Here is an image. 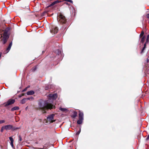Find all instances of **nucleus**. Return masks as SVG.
Instances as JSON below:
<instances>
[{
    "instance_id": "obj_1",
    "label": "nucleus",
    "mask_w": 149,
    "mask_h": 149,
    "mask_svg": "<svg viewBox=\"0 0 149 149\" xmlns=\"http://www.w3.org/2000/svg\"><path fill=\"white\" fill-rule=\"evenodd\" d=\"M57 97V95L56 93L50 94L49 95L48 100L44 101L42 100H40L38 103L39 109L41 110L43 113H45L46 112L45 110L54 108V106L50 103V101H51L52 102V101L55 100Z\"/></svg>"
},
{
    "instance_id": "obj_2",
    "label": "nucleus",
    "mask_w": 149,
    "mask_h": 149,
    "mask_svg": "<svg viewBox=\"0 0 149 149\" xmlns=\"http://www.w3.org/2000/svg\"><path fill=\"white\" fill-rule=\"evenodd\" d=\"M1 42L3 44H4L6 42L9 37L8 30L6 29L2 31L1 32Z\"/></svg>"
},
{
    "instance_id": "obj_3",
    "label": "nucleus",
    "mask_w": 149,
    "mask_h": 149,
    "mask_svg": "<svg viewBox=\"0 0 149 149\" xmlns=\"http://www.w3.org/2000/svg\"><path fill=\"white\" fill-rule=\"evenodd\" d=\"M57 19L58 21L62 24L65 23L66 22V19L63 15L60 14L57 16Z\"/></svg>"
},
{
    "instance_id": "obj_4",
    "label": "nucleus",
    "mask_w": 149,
    "mask_h": 149,
    "mask_svg": "<svg viewBox=\"0 0 149 149\" xmlns=\"http://www.w3.org/2000/svg\"><path fill=\"white\" fill-rule=\"evenodd\" d=\"M55 116L54 114H52L50 115L47 118V121H49L50 123H52L55 121V120H54V117Z\"/></svg>"
},
{
    "instance_id": "obj_5",
    "label": "nucleus",
    "mask_w": 149,
    "mask_h": 149,
    "mask_svg": "<svg viewBox=\"0 0 149 149\" xmlns=\"http://www.w3.org/2000/svg\"><path fill=\"white\" fill-rule=\"evenodd\" d=\"M15 102V100L13 99H10L6 103H4V106L5 107L9 105L13 104Z\"/></svg>"
},
{
    "instance_id": "obj_6",
    "label": "nucleus",
    "mask_w": 149,
    "mask_h": 149,
    "mask_svg": "<svg viewBox=\"0 0 149 149\" xmlns=\"http://www.w3.org/2000/svg\"><path fill=\"white\" fill-rule=\"evenodd\" d=\"M58 31V29L57 27H54L52 29L50 30V32L51 33L54 34L56 33Z\"/></svg>"
},
{
    "instance_id": "obj_7",
    "label": "nucleus",
    "mask_w": 149,
    "mask_h": 149,
    "mask_svg": "<svg viewBox=\"0 0 149 149\" xmlns=\"http://www.w3.org/2000/svg\"><path fill=\"white\" fill-rule=\"evenodd\" d=\"M4 127L5 128V130H7L11 129L13 127V126L11 125H8L4 126Z\"/></svg>"
},
{
    "instance_id": "obj_8",
    "label": "nucleus",
    "mask_w": 149,
    "mask_h": 149,
    "mask_svg": "<svg viewBox=\"0 0 149 149\" xmlns=\"http://www.w3.org/2000/svg\"><path fill=\"white\" fill-rule=\"evenodd\" d=\"M12 45V43L10 42V44H9L8 47L7 48V49L6 51V52H4L5 54L9 52V50H10V48L11 47Z\"/></svg>"
},
{
    "instance_id": "obj_9",
    "label": "nucleus",
    "mask_w": 149,
    "mask_h": 149,
    "mask_svg": "<svg viewBox=\"0 0 149 149\" xmlns=\"http://www.w3.org/2000/svg\"><path fill=\"white\" fill-rule=\"evenodd\" d=\"M84 114L83 112L79 111V118L83 119Z\"/></svg>"
},
{
    "instance_id": "obj_10",
    "label": "nucleus",
    "mask_w": 149,
    "mask_h": 149,
    "mask_svg": "<svg viewBox=\"0 0 149 149\" xmlns=\"http://www.w3.org/2000/svg\"><path fill=\"white\" fill-rule=\"evenodd\" d=\"M34 93V91H28L26 93V94L28 95H33Z\"/></svg>"
},
{
    "instance_id": "obj_11",
    "label": "nucleus",
    "mask_w": 149,
    "mask_h": 149,
    "mask_svg": "<svg viewBox=\"0 0 149 149\" xmlns=\"http://www.w3.org/2000/svg\"><path fill=\"white\" fill-rule=\"evenodd\" d=\"M19 109V108L18 107L16 106L13 107L11 109V111H14L18 110Z\"/></svg>"
},
{
    "instance_id": "obj_12",
    "label": "nucleus",
    "mask_w": 149,
    "mask_h": 149,
    "mask_svg": "<svg viewBox=\"0 0 149 149\" xmlns=\"http://www.w3.org/2000/svg\"><path fill=\"white\" fill-rule=\"evenodd\" d=\"M83 119H79H79L77 120V124H81L82 123V121L83 120Z\"/></svg>"
},
{
    "instance_id": "obj_13",
    "label": "nucleus",
    "mask_w": 149,
    "mask_h": 149,
    "mask_svg": "<svg viewBox=\"0 0 149 149\" xmlns=\"http://www.w3.org/2000/svg\"><path fill=\"white\" fill-rule=\"evenodd\" d=\"M59 109L60 110H61V111H63V112L67 111H68V110L66 109L63 108L61 107H60L59 108Z\"/></svg>"
},
{
    "instance_id": "obj_14",
    "label": "nucleus",
    "mask_w": 149,
    "mask_h": 149,
    "mask_svg": "<svg viewBox=\"0 0 149 149\" xmlns=\"http://www.w3.org/2000/svg\"><path fill=\"white\" fill-rule=\"evenodd\" d=\"M26 100H27V98L26 99L24 98V99H23L21 100V103L22 104H23L25 103L26 102Z\"/></svg>"
},
{
    "instance_id": "obj_15",
    "label": "nucleus",
    "mask_w": 149,
    "mask_h": 149,
    "mask_svg": "<svg viewBox=\"0 0 149 149\" xmlns=\"http://www.w3.org/2000/svg\"><path fill=\"white\" fill-rule=\"evenodd\" d=\"M146 42L144 45V47H143L141 52V53H142L143 52V50L145 49L146 48Z\"/></svg>"
},
{
    "instance_id": "obj_16",
    "label": "nucleus",
    "mask_w": 149,
    "mask_h": 149,
    "mask_svg": "<svg viewBox=\"0 0 149 149\" xmlns=\"http://www.w3.org/2000/svg\"><path fill=\"white\" fill-rule=\"evenodd\" d=\"M145 38V37L144 36H143L141 39V42L142 43H143L144 41Z\"/></svg>"
},
{
    "instance_id": "obj_17",
    "label": "nucleus",
    "mask_w": 149,
    "mask_h": 149,
    "mask_svg": "<svg viewBox=\"0 0 149 149\" xmlns=\"http://www.w3.org/2000/svg\"><path fill=\"white\" fill-rule=\"evenodd\" d=\"M77 113L76 112H74V114L73 115V118L77 116Z\"/></svg>"
},
{
    "instance_id": "obj_18",
    "label": "nucleus",
    "mask_w": 149,
    "mask_h": 149,
    "mask_svg": "<svg viewBox=\"0 0 149 149\" xmlns=\"http://www.w3.org/2000/svg\"><path fill=\"white\" fill-rule=\"evenodd\" d=\"M9 139L10 140L11 142H13L14 140L11 137H9Z\"/></svg>"
},
{
    "instance_id": "obj_19",
    "label": "nucleus",
    "mask_w": 149,
    "mask_h": 149,
    "mask_svg": "<svg viewBox=\"0 0 149 149\" xmlns=\"http://www.w3.org/2000/svg\"><path fill=\"white\" fill-rule=\"evenodd\" d=\"M148 40H149V34L147 36V38L146 39V42H148Z\"/></svg>"
},
{
    "instance_id": "obj_20",
    "label": "nucleus",
    "mask_w": 149,
    "mask_h": 149,
    "mask_svg": "<svg viewBox=\"0 0 149 149\" xmlns=\"http://www.w3.org/2000/svg\"><path fill=\"white\" fill-rule=\"evenodd\" d=\"M36 69V67L35 66V67L33 68L32 69V70L34 71H35Z\"/></svg>"
},
{
    "instance_id": "obj_21",
    "label": "nucleus",
    "mask_w": 149,
    "mask_h": 149,
    "mask_svg": "<svg viewBox=\"0 0 149 149\" xmlns=\"http://www.w3.org/2000/svg\"><path fill=\"white\" fill-rule=\"evenodd\" d=\"M5 130V128L4 127V126H3L1 128V132H2L3 131V130Z\"/></svg>"
},
{
    "instance_id": "obj_22",
    "label": "nucleus",
    "mask_w": 149,
    "mask_h": 149,
    "mask_svg": "<svg viewBox=\"0 0 149 149\" xmlns=\"http://www.w3.org/2000/svg\"><path fill=\"white\" fill-rule=\"evenodd\" d=\"M80 132H81V129H80L79 130V131L76 133V134L77 135L79 134V133H80Z\"/></svg>"
},
{
    "instance_id": "obj_23",
    "label": "nucleus",
    "mask_w": 149,
    "mask_h": 149,
    "mask_svg": "<svg viewBox=\"0 0 149 149\" xmlns=\"http://www.w3.org/2000/svg\"><path fill=\"white\" fill-rule=\"evenodd\" d=\"M33 98L32 97H31L30 98H27V100H33Z\"/></svg>"
},
{
    "instance_id": "obj_24",
    "label": "nucleus",
    "mask_w": 149,
    "mask_h": 149,
    "mask_svg": "<svg viewBox=\"0 0 149 149\" xmlns=\"http://www.w3.org/2000/svg\"><path fill=\"white\" fill-rule=\"evenodd\" d=\"M4 122H5V120H0V124L4 123Z\"/></svg>"
},
{
    "instance_id": "obj_25",
    "label": "nucleus",
    "mask_w": 149,
    "mask_h": 149,
    "mask_svg": "<svg viewBox=\"0 0 149 149\" xmlns=\"http://www.w3.org/2000/svg\"><path fill=\"white\" fill-rule=\"evenodd\" d=\"M28 88V87H26L25 88H24V90H23L22 92H24L26 91Z\"/></svg>"
},
{
    "instance_id": "obj_26",
    "label": "nucleus",
    "mask_w": 149,
    "mask_h": 149,
    "mask_svg": "<svg viewBox=\"0 0 149 149\" xmlns=\"http://www.w3.org/2000/svg\"><path fill=\"white\" fill-rule=\"evenodd\" d=\"M55 4H56V3H55V2L54 1V2L52 3H51L50 6H53Z\"/></svg>"
},
{
    "instance_id": "obj_27",
    "label": "nucleus",
    "mask_w": 149,
    "mask_h": 149,
    "mask_svg": "<svg viewBox=\"0 0 149 149\" xmlns=\"http://www.w3.org/2000/svg\"><path fill=\"white\" fill-rule=\"evenodd\" d=\"M143 34H144V32L143 31H142L140 34V36H142L143 35Z\"/></svg>"
},
{
    "instance_id": "obj_28",
    "label": "nucleus",
    "mask_w": 149,
    "mask_h": 149,
    "mask_svg": "<svg viewBox=\"0 0 149 149\" xmlns=\"http://www.w3.org/2000/svg\"><path fill=\"white\" fill-rule=\"evenodd\" d=\"M10 144L12 147L13 148V142H10Z\"/></svg>"
},
{
    "instance_id": "obj_29",
    "label": "nucleus",
    "mask_w": 149,
    "mask_h": 149,
    "mask_svg": "<svg viewBox=\"0 0 149 149\" xmlns=\"http://www.w3.org/2000/svg\"><path fill=\"white\" fill-rule=\"evenodd\" d=\"M22 141V139L21 137L20 136H19V141Z\"/></svg>"
},
{
    "instance_id": "obj_30",
    "label": "nucleus",
    "mask_w": 149,
    "mask_h": 149,
    "mask_svg": "<svg viewBox=\"0 0 149 149\" xmlns=\"http://www.w3.org/2000/svg\"><path fill=\"white\" fill-rule=\"evenodd\" d=\"M67 1L68 2H70L71 3H72V1L71 0H67Z\"/></svg>"
},
{
    "instance_id": "obj_31",
    "label": "nucleus",
    "mask_w": 149,
    "mask_h": 149,
    "mask_svg": "<svg viewBox=\"0 0 149 149\" xmlns=\"http://www.w3.org/2000/svg\"><path fill=\"white\" fill-rule=\"evenodd\" d=\"M147 140H148L149 139V134L148 135L146 139Z\"/></svg>"
},
{
    "instance_id": "obj_32",
    "label": "nucleus",
    "mask_w": 149,
    "mask_h": 149,
    "mask_svg": "<svg viewBox=\"0 0 149 149\" xmlns=\"http://www.w3.org/2000/svg\"><path fill=\"white\" fill-rule=\"evenodd\" d=\"M54 2H55V3H58V1H54Z\"/></svg>"
},
{
    "instance_id": "obj_33",
    "label": "nucleus",
    "mask_w": 149,
    "mask_h": 149,
    "mask_svg": "<svg viewBox=\"0 0 149 149\" xmlns=\"http://www.w3.org/2000/svg\"><path fill=\"white\" fill-rule=\"evenodd\" d=\"M147 17L149 19V14L147 15Z\"/></svg>"
},
{
    "instance_id": "obj_34",
    "label": "nucleus",
    "mask_w": 149,
    "mask_h": 149,
    "mask_svg": "<svg viewBox=\"0 0 149 149\" xmlns=\"http://www.w3.org/2000/svg\"><path fill=\"white\" fill-rule=\"evenodd\" d=\"M149 61V60L148 59H147V62H148Z\"/></svg>"
},
{
    "instance_id": "obj_35",
    "label": "nucleus",
    "mask_w": 149,
    "mask_h": 149,
    "mask_svg": "<svg viewBox=\"0 0 149 149\" xmlns=\"http://www.w3.org/2000/svg\"><path fill=\"white\" fill-rule=\"evenodd\" d=\"M44 149H46V148H45L44 147L43 148Z\"/></svg>"
},
{
    "instance_id": "obj_36",
    "label": "nucleus",
    "mask_w": 149,
    "mask_h": 149,
    "mask_svg": "<svg viewBox=\"0 0 149 149\" xmlns=\"http://www.w3.org/2000/svg\"><path fill=\"white\" fill-rule=\"evenodd\" d=\"M29 86H28L27 87H28V88H29Z\"/></svg>"
},
{
    "instance_id": "obj_37",
    "label": "nucleus",
    "mask_w": 149,
    "mask_h": 149,
    "mask_svg": "<svg viewBox=\"0 0 149 149\" xmlns=\"http://www.w3.org/2000/svg\"><path fill=\"white\" fill-rule=\"evenodd\" d=\"M29 86H28L27 87H28V88H29Z\"/></svg>"
},
{
    "instance_id": "obj_38",
    "label": "nucleus",
    "mask_w": 149,
    "mask_h": 149,
    "mask_svg": "<svg viewBox=\"0 0 149 149\" xmlns=\"http://www.w3.org/2000/svg\"><path fill=\"white\" fill-rule=\"evenodd\" d=\"M45 89H46V90H47V88H45Z\"/></svg>"
}]
</instances>
